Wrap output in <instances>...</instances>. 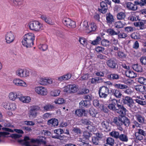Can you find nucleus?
I'll return each instance as SVG.
<instances>
[{
  "instance_id": "obj_1",
  "label": "nucleus",
  "mask_w": 146,
  "mask_h": 146,
  "mask_svg": "<svg viewBox=\"0 0 146 146\" xmlns=\"http://www.w3.org/2000/svg\"><path fill=\"white\" fill-rule=\"evenodd\" d=\"M34 35L31 33L25 34L23 37V40L22 41V44L27 48L31 47L33 45L35 40Z\"/></svg>"
},
{
  "instance_id": "obj_2",
  "label": "nucleus",
  "mask_w": 146,
  "mask_h": 146,
  "mask_svg": "<svg viewBox=\"0 0 146 146\" xmlns=\"http://www.w3.org/2000/svg\"><path fill=\"white\" fill-rule=\"evenodd\" d=\"M30 29L36 32L41 31L43 29L42 24L37 21H33L29 24Z\"/></svg>"
},
{
  "instance_id": "obj_3",
  "label": "nucleus",
  "mask_w": 146,
  "mask_h": 146,
  "mask_svg": "<svg viewBox=\"0 0 146 146\" xmlns=\"http://www.w3.org/2000/svg\"><path fill=\"white\" fill-rule=\"evenodd\" d=\"M109 94L108 88L105 86L100 87L98 90V94L100 98H106Z\"/></svg>"
},
{
  "instance_id": "obj_4",
  "label": "nucleus",
  "mask_w": 146,
  "mask_h": 146,
  "mask_svg": "<svg viewBox=\"0 0 146 146\" xmlns=\"http://www.w3.org/2000/svg\"><path fill=\"white\" fill-rule=\"evenodd\" d=\"M17 75L21 78H26L29 76V71L26 69L19 68L16 71Z\"/></svg>"
},
{
  "instance_id": "obj_5",
  "label": "nucleus",
  "mask_w": 146,
  "mask_h": 146,
  "mask_svg": "<svg viewBox=\"0 0 146 146\" xmlns=\"http://www.w3.org/2000/svg\"><path fill=\"white\" fill-rule=\"evenodd\" d=\"M63 90L67 93H75L78 91V88L74 84L68 85L64 88Z\"/></svg>"
},
{
  "instance_id": "obj_6",
  "label": "nucleus",
  "mask_w": 146,
  "mask_h": 146,
  "mask_svg": "<svg viewBox=\"0 0 146 146\" xmlns=\"http://www.w3.org/2000/svg\"><path fill=\"white\" fill-rule=\"evenodd\" d=\"M62 22L64 25L69 28L73 29L76 26L75 22L70 19H64L63 20Z\"/></svg>"
},
{
  "instance_id": "obj_7",
  "label": "nucleus",
  "mask_w": 146,
  "mask_h": 146,
  "mask_svg": "<svg viewBox=\"0 0 146 146\" xmlns=\"http://www.w3.org/2000/svg\"><path fill=\"white\" fill-rule=\"evenodd\" d=\"M122 101L124 104L127 105L131 109H133L135 107L133 99L130 97L126 96L123 99Z\"/></svg>"
},
{
  "instance_id": "obj_8",
  "label": "nucleus",
  "mask_w": 146,
  "mask_h": 146,
  "mask_svg": "<svg viewBox=\"0 0 146 146\" xmlns=\"http://www.w3.org/2000/svg\"><path fill=\"white\" fill-rule=\"evenodd\" d=\"M40 110V108L37 106H35L32 107L30 110L29 113V117H35L37 116L39 111Z\"/></svg>"
},
{
  "instance_id": "obj_9",
  "label": "nucleus",
  "mask_w": 146,
  "mask_h": 146,
  "mask_svg": "<svg viewBox=\"0 0 146 146\" xmlns=\"http://www.w3.org/2000/svg\"><path fill=\"white\" fill-rule=\"evenodd\" d=\"M15 38L14 33L11 31L7 32L5 35V40L7 43L10 44L12 42Z\"/></svg>"
},
{
  "instance_id": "obj_10",
  "label": "nucleus",
  "mask_w": 146,
  "mask_h": 146,
  "mask_svg": "<svg viewBox=\"0 0 146 146\" xmlns=\"http://www.w3.org/2000/svg\"><path fill=\"white\" fill-rule=\"evenodd\" d=\"M2 106L4 108L8 110L14 111L16 109V105L15 103L4 102Z\"/></svg>"
},
{
  "instance_id": "obj_11",
  "label": "nucleus",
  "mask_w": 146,
  "mask_h": 146,
  "mask_svg": "<svg viewBox=\"0 0 146 146\" xmlns=\"http://www.w3.org/2000/svg\"><path fill=\"white\" fill-rule=\"evenodd\" d=\"M117 106L118 108L117 109L116 112L122 116H124L126 113V109L122 105L117 104Z\"/></svg>"
},
{
  "instance_id": "obj_12",
  "label": "nucleus",
  "mask_w": 146,
  "mask_h": 146,
  "mask_svg": "<svg viewBox=\"0 0 146 146\" xmlns=\"http://www.w3.org/2000/svg\"><path fill=\"white\" fill-rule=\"evenodd\" d=\"M21 95V92H11L9 93V97L10 100L14 101L16 99H19Z\"/></svg>"
},
{
  "instance_id": "obj_13",
  "label": "nucleus",
  "mask_w": 146,
  "mask_h": 146,
  "mask_svg": "<svg viewBox=\"0 0 146 146\" xmlns=\"http://www.w3.org/2000/svg\"><path fill=\"white\" fill-rule=\"evenodd\" d=\"M36 92L38 94L41 95H45L47 94V91L46 89L42 86H38L35 88Z\"/></svg>"
},
{
  "instance_id": "obj_14",
  "label": "nucleus",
  "mask_w": 146,
  "mask_h": 146,
  "mask_svg": "<svg viewBox=\"0 0 146 146\" xmlns=\"http://www.w3.org/2000/svg\"><path fill=\"white\" fill-rule=\"evenodd\" d=\"M107 4L104 1L101 2L100 3L101 8H98L99 11L102 13H105L108 9Z\"/></svg>"
},
{
  "instance_id": "obj_15",
  "label": "nucleus",
  "mask_w": 146,
  "mask_h": 146,
  "mask_svg": "<svg viewBox=\"0 0 146 146\" xmlns=\"http://www.w3.org/2000/svg\"><path fill=\"white\" fill-rule=\"evenodd\" d=\"M14 84L18 86H26V83L22 80L19 78H16L13 80Z\"/></svg>"
},
{
  "instance_id": "obj_16",
  "label": "nucleus",
  "mask_w": 146,
  "mask_h": 146,
  "mask_svg": "<svg viewBox=\"0 0 146 146\" xmlns=\"http://www.w3.org/2000/svg\"><path fill=\"white\" fill-rule=\"evenodd\" d=\"M122 118L115 117L113 119L111 123V124H115L117 126H121L122 125Z\"/></svg>"
},
{
  "instance_id": "obj_17",
  "label": "nucleus",
  "mask_w": 146,
  "mask_h": 146,
  "mask_svg": "<svg viewBox=\"0 0 146 146\" xmlns=\"http://www.w3.org/2000/svg\"><path fill=\"white\" fill-rule=\"evenodd\" d=\"M41 18L48 24L53 25L54 23L49 17H47L45 15H42L41 16Z\"/></svg>"
},
{
  "instance_id": "obj_18",
  "label": "nucleus",
  "mask_w": 146,
  "mask_h": 146,
  "mask_svg": "<svg viewBox=\"0 0 146 146\" xmlns=\"http://www.w3.org/2000/svg\"><path fill=\"white\" fill-rule=\"evenodd\" d=\"M135 89L137 91H138L142 94H144L146 93V87L144 86L141 85H139L135 86Z\"/></svg>"
},
{
  "instance_id": "obj_19",
  "label": "nucleus",
  "mask_w": 146,
  "mask_h": 146,
  "mask_svg": "<svg viewBox=\"0 0 146 146\" xmlns=\"http://www.w3.org/2000/svg\"><path fill=\"white\" fill-rule=\"evenodd\" d=\"M87 112L84 109H79L76 110L75 111V114L78 116H81L83 115L86 116Z\"/></svg>"
},
{
  "instance_id": "obj_20",
  "label": "nucleus",
  "mask_w": 146,
  "mask_h": 146,
  "mask_svg": "<svg viewBox=\"0 0 146 146\" xmlns=\"http://www.w3.org/2000/svg\"><path fill=\"white\" fill-rule=\"evenodd\" d=\"M126 7L132 11H135L138 8L137 6L134 5L133 3L129 2L126 3Z\"/></svg>"
},
{
  "instance_id": "obj_21",
  "label": "nucleus",
  "mask_w": 146,
  "mask_h": 146,
  "mask_svg": "<svg viewBox=\"0 0 146 146\" xmlns=\"http://www.w3.org/2000/svg\"><path fill=\"white\" fill-rule=\"evenodd\" d=\"M58 121L56 119H52L48 121L47 124L51 127L57 126L58 125Z\"/></svg>"
},
{
  "instance_id": "obj_22",
  "label": "nucleus",
  "mask_w": 146,
  "mask_h": 146,
  "mask_svg": "<svg viewBox=\"0 0 146 146\" xmlns=\"http://www.w3.org/2000/svg\"><path fill=\"white\" fill-rule=\"evenodd\" d=\"M107 76L108 78L110 80H118L120 78L119 75L116 73H111Z\"/></svg>"
},
{
  "instance_id": "obj_23",
  "label": "nucleus",
  "mask_w": 146,
  "mask_h": 146,
  "mask_svg": "<svg viewBox=\"0 0 146 146\" xmlns=\"http://www.w3.org/2000/svg\"><path fill=\"white\" fill-rule=\"evenodd\" d=\"M71 77V74L68 73L62 76L59 77L58 78L59 81H62L63 80H67L70 79Z\"/></svg>"
},
{
  "instance_id": "obj_24",
  "label": "nucleus",
  "mask_w": 146,
  "mask_h": 146,
  "mask_svg": "<svg viewBox=\"0 0 146 146\" xmlns=\"http://www.w3.org/2000/svg\"><path fill=\"white\" fill-rule=\"evenodd\" d=\"M20 97L19 98V100L23 102L28 103L31 100L30 97L29 96L24 97L21 92Z\"/></svg>"
},
{
  "instance_id": "obj_25",
  "label": "nucleus",
  "mask_w": 146,
  "mask_h": 146,
  "mask_svg": "<svg viewBox=\"0 0 146 146\" xmlns=\"http://www.w3.org/2000/svg\"><path fill=\"white\" fill-rule=\"evenodd\" d=\"M89 27H91V29L88 28L87 31V33H89L92 31H94L96 30L97 26L96 24L92 22L89 25Z\"/></svg>"
},
{
  "instance_id": "obj_26",
  "label": "nucleus",
  "mask_w": 146,
  "mask_h": 146,
  "mask_svg": "<svg viewBox=\"0 0 146 146\" xmlns=\"http://www.w3.org/2000/svg\"><path fill=\"white\" fill-rule=\"evenodd\" d=\"M107 63L108 66L111 68H114L116 67V64L112 59H110L108 60Z\"/></svg>"
},
{
  "instance_id": "obj_27",
  "label": "nucleus",
  "mask_w": 146,
  "mask_h": 146,
  "mask_svg": "<svg viewBox=\"0 0 146 146\" xmlns=\"http://www.w3.org/2000/svg\"><path fill=\"white\" fill-rule=\"evenodd\" d=\"M80 26L81 29L82 30L85 31L87 33V31L88 28V22L87 21H84L81 23Z\"/></svg>"
},
{
  "instance_id": "obj_28",
  "label": "nucleus",
  "mask_w": 146,
  "mask_h": 146,
  "mask_svg": "<svg viewBox=\"0 0 146 146\" xmlns=\"http://www.w3.org/2000/svg\"><path fill=\"white\" fill-rule=\"evenodd\" d=\"M125 74L127 77L131 78H134L136 76V74L132 71L127 70L125 71Z\"/></svg>"
},
{
  "instance_id": "obj_29",
  "label": "nucleus",
  "mask_w": 146,
  "mask_h": 146,
  "mask_svg": "<svg viewBox=\"0 0 146 146\" xmlns=\"http://www.w3.org/2000/svg\"><path fill=\"white\" fill-rule=\"evenodd\" d=\"M137 120L140 123L143 124L145 123V118L141 115L137 114L135 115Z\"/></svg>"
},
{
  "instance_id": "obj_30",
  "label": "nucleus",
  "mask_w": 146,
  "mask_h": 146,
  "mask_svg": "<svg viewBox=\"0 0 146 146\" xmlns=\"http://www.w3.org/2000/svg\"><path fill=\"white\" fill-rule=\"evenodd\" d=\"M132 68L135 71L138 72H140L142 71V69L141 66L136 64L132 65Z\"/></svg>"
},
{
  "instance_id": "obj_31",
  "label": "nucleus",
  "mask_w": 146,
  "mask_h": 146,
  "mask_svg": "<svg viewBox=\"0 0 146 146\" xmlns=\"http://www.w3.org/2000/svg\"><path fill=\"white\" fill-rule=\"evenodd\" d=\"M106 20L107 22L110 23H111L114 21L113 16L110 13L106 14Z\"/></svg>"
},
{
  "instance_id": "obj_32",
  "label": "nucleus",
  "mask_w": 146,
  "mask_h": 146,
  "mask_svg": "<svg viewBox=\"0 0 146 146\" xmlns=\"http://www.w3.org/2000/svg\"><path fill=\"white\" fill-rule=\"evenodd\" d=\"M118 139L123 142H127L128 141L127 135L125 134H121L120 135Z\"/></svg>"
},
{
  "instance_id": "obj_33",
  "label": "nucleus",
  "mask_w": 146,
  "mask_h": 146,
  "mask_svg": "<svg viewBox=\"0 0 146 146\" xmlns=\"http://www.w3.org/2000/svg\"><path fill=\"white\" fill-rule=\"evenodd\" d=\"M113 94L117 98H120L122 95L121 92L117 90H113Z\"/></svg>"
},
{
  "instance_id": "obj_34",
  "label": "nucleus",
  "mask_w": 146,
  "mask_h": 146,
  "mask_svg": "<svg viewBox=\"0 0 146 146\" xmlns=\"http://www.w3.org/2000/svg\"><path fill=\"white\" fill-rule=\"evenodd\" d=\"M107 32L111 35H117L120 32V31L118 30H117V31H115L113 29H108L107 30Z\"/></svg>"
},
{
  "instance_id": "obj_35",
  "label": "nucleus",
  "mask_w": 146,
  "mask_h": 146,
  "mask_svg": "<svg viewBox=\"0 0 146 146\" xmlns=\"http://www.w3.org/2000/svg\"><path fill=\"white\" fill-rule=\"evenodd\" d=\"M101 40V37L100 36H98L95 40L92 41L91 44L94 45H97L100 43Z\"/></svg>"
},
{
  "instance_id": "obj_36",
  "label": "nucleus",
  "mask_w": 146,
  "mask_h": 146,
  "mask_svg": "<svg viewBox=\"0 0 146 146\" xmlns=\"http://www.w3.org/2000/svg\"><path fill=\"white\" fill-rule=\"evenodd\" d=\"M109 123H108L106 121H103L101 123V124L102 125V127L106 130H107L108 127H109Z\"/></svg>"
},
{
  "instance_id": "obj_37",
  "label": "nucleus",
  "mask_w": 146,
  "mask_h": 146,
  "mask_svg": "<svg viewBox=\"0 0 146 146\" xmlns=\"http://www.w3.org/2000/svg\"><path fill=\"white\" fill-rule=\"evenodd\" d=\"M44 110L46 111H51L54 108V106L51 104H47L43 107Z\"/></svg>"
},
{
  "instance_id": "obj_38",
  "label": "nucleus",
  "mask_w": 146,
  "mask_h": 146,
  "mask_svg": "<svg viewBox=\"0 0 146 146\" xmlns=\"http://www.w3.org/2000/svg\"><path fill=\"white\" fill-rule=\"evenodd\" d=\"M114 86L118 89L119 88L121 89H126L128 88L127 85L120 84H114Z\"/></svg>"
},
{
  "instance_id": "obj_39",
  "label": "nucleus",
  "mask_w": 146,
  "mask_h": 146,
  "mask_svg": "<svg viewBox=\"0 0 146 146\" xmlns=\"http://www.w3.org/2000/svg\"><path fill=\"white\" fill-rule=\"evenodd\" d=\"M125 17V14L124 13L120 12L117 14V18L119 20L123 19Z\"/></svg>"
},
{
  "instance_id": "obj_40",
  "label": "nucleus",
  "mask_w": 146,
  "mask_h": 146,
  "mask_svg": "<svg viewBox=\"0 0 146 146\" xmlns=\"http://www.w3.org/2000/svg\"><path fill=\"white\" fill-rule=\"evenodd\" d=\"M46 138L45 137H41L39 138L36 139V142L38 143H42L45 144L46 143Z\"/></svg>"
},
{
  "instance_id": "obj_41",
  "label": "nucleus",
  "mask_w": 146,
  "mask_h": 146,
  "mask_svg": "<svg viewBox=\"0 0 146 146\" xmlns=\"http://www.w3.org/2000/svg\"><path fill=\"white\" fill-rule=\"evenodd\" d=\"M110 134L111 136L117 139L119 138L120 135L119 133L116 131H112Z\"/></svg>"
},
{
  "instance_id": "obj_42",
  "label": "nucleus",
  "mask_w": 146,
  "mask_h": 146,
  "mask_svg": "<svg viewBox=\"0 0 146 146\" xmlns=\"http://www.w3.org/2000/svg\"><path fill=\"white\" fill-rule=\"evenodd\" d=\"M122 124H123L126 126H128L129 124V121L128 119L126 117H124L122 119Z\"/></svg>"
},
{
  "instance_id": "obj_43",
  "label": "nucleus",
  "mask_w": 146,
  "mask_h": 146,
  "mask_svg": "<svg viewBox=\"0 0 146 146\" xmlns=\"http://www.w3.org/2000/svg\"><path fill=\"white\" fill-rule=\"evenodd\" d=\"M89 102L86 100H82L79 103L80 106L83 108L84 107H87Z\"/></svg>"
},
{
  "instance_id": "obj_44",
  "label": "nucleus",
  "mask_w": 146,
  "mask_h": 146,
  "mask_svg": "<svg viewBox=\"0 0 146 146\" xmlns=\"http://www.w3.org/2000/svg\"><path fill=\"white\" fill-rule=\"evenodd\" d=\"M146 24V21H143V22H138L134 23V25L136 27H142L143 26H145Z\"/></svg>"
},
{
  "instance_id": "obj_45",
  "label": "nucleus",
  "mask_w": 146,
  "mask_h": 146,
  "mask_svg": "<svg viewBox=\"0 0 146 146\" xmlns=\"http://www.w3.org/2000/svg\"><path fill=\"white\" fill-rule=\"evenodd\" d=\"M90 115L92 117H95L97 114L96 111L93 108H91L89 111Z\"/></svg>"
},
{
  "instance_id": "obj_46",
  "label": "nucleus",
  "mask_w": 146,
  "mask_h": 146,
  "mask_svg": "<svg viewBox=\"0 0 146 146\" xmlns=\"http://www.w3.org/2000/svg\"><path fill=\"white\" fill-rule=\"evenodd\" d=\"M138 82L143 85H146V78L143 77H139L138 79Z\"/></svg>"
},
{
  "instance_id": "obj_47",
  "label": "nucleus",
  "mask_w": 146,
  "mask_h": 146,
  "mask_svg": "<svg viewBox=\"0 0 146 146\" xmlns=\"http://www.w3.org/2000/svg\"><path fill=\"white\" fill-rule=\"evenodd\" d=\"M13 2L16 6H20L23 4V0H14Z\"/></svg>"
},
{
  "instance_id": "obj_48",
  "label": "nucleus",
  "mask_w": 146,
  "mask_h": 146,
  "mask_svg": "<svg viewBox=\"0 0 146 146\" xmlns=\"http://www.w3.org/2000/svg\"><path fill=\"white\" fill-rule=\"evenodd\" d=\"M117 56L120 58L123 59L126 57V55L123 52L119 51L117 53Z\"/></svg>"
},
{
  "instance_id": "obj_49",
  "label": "nucleus",
  "mask_w": 146,
  "mask_h": 146,
  "mask_svg": "<svg viewBox=\"0 0 146 146\" xmlns=\"http://www.w3.org/2000/svg\"><path fill=\"white\" fill-rule=\"evenodd\" d=\"M60 92L59 90H55L50 92L51 95L53 96H58Z\"/></svg>"
},
{
  "instance_id": "obj_50",
  "label": "nucleus",
  "mask_w": 146,
  "mask_h": 146,
  "mask_svg": "<svg viewBox=\"0 0 146 146\" xmlns=\"http://www.w3.org/2000/svg\"><path fill=\"white\" fill-rule=\"evenodd\" d=\"M114 26L116 28H120L123 27V25L120 21H119L115 23Z\"/></svg>"
},
{
  "instance_id": "obj_51",
  "label": "nucleus",
  "mask_w": 146,
  "mask_h": 146,
  "mask_svg": "<svg viewBox=\"0 0 146 146\" xmlns=\"http://www.w3.org/2000/svg\"><path fill=\"white\" fill-rule=\"evenodd\" d=\"M99 140L95 136L93 137L92 138V141L93 144L96 145H98L99 143Z\"/></svg>"
},
{
  "instance_id": "obj_52",
  "label": "nucleus",
  "mask_w": 146,
  "mask_h": 146,
  "mask_svg": "<svg viewBox=\"0 0 146 146\" xmlns=\"http://www.w3.org/2000/svg\"><path fill=\"white\" fill-rule=\"evenodd\" d=\"M39 83L41 85H47V79L45 78H41L39 82Z\"/></svg>"
},
{
  "instance_id": "obj_53",
  "label": "nucleus",
  "mask_w": 146,
  "mask_h": 146,
  "mask_svg": "<svg viewBox=\"0 0 146 146\" xmlns=\"http://www.w3.org/2000/svg\"><path fill=\"white\" fill-rule=\"evenodd\" d=\"M101 44L104 46H107L110 44V42L108 40L104 39L102 40Z\"/></svg>"
},
{
  "instance_id": "obj_54",
  "label": "nucleus",
  "mask_w": 146,
  "mask_h": 146,
  "mask_svg": "<svg viewBox=\"0 0 146 146\" xmlns=\"http://www.w3.org/2000/svg\"><path fill=\"white\" fill-rule=\"evenodd\" d=\"M65 102V100L63 98H59L54 101L55 104H62L64 103Z\"/></svg>"
},
{
  "instance_id": "obj_55",
  "label": "nucleus",
  "mask_w": 146,
  "mask_h": 146,
  "mask_svg": "<svg viewBox=\"0 0 146 146\" xmlns=\"http://www.w3.org/2000/svg\"><path fill=\"white\" fill-rule=\"evenodd\" d=\"M94 134L96 136L95 137L100 140L103 137V135L101 132H98Z\"/></svg>"
},
{
  "instance_id": "obj_56",
  "label": "nucleus",
  "mask_w": 146,
  "mask_h": 146,
  "mask_svg": "<svg viewBox=\"0 0 146 146\" xmlns=\"http://www.w3.org/2000/svg\"><path fill=\"white\" fill-rule=\"evenodd\" d=\"M108 108L114 112H116L117 109L116 108L115 105L113 104H109L108 106Z\"/></svg>"
},
{
  "instance_id": "obj_57",
  "label": "nucleus",
  "mask_w": 146,
  "mask_h": 146,
  "mask_svg": "<svg viewBox=\"0 0 146 146\" xmlns=\"http://www.w3.org/2000/svg\"><path fill=\"white\" fill-rule=\"evenodd\" d=\"M133 30V28L131 27H127L125 28V31L127 33L131 32Z\"/></svg>"
},
{
  "instance_id": "obj_58",
  "label": "nucleus",
  "mask_w": 146,
  "mask_h": 146,
  "mask_svg": "<svg viewBox=\"0 0 146 146\" xmlns=\"http://www.w3.org/2000/svg\"><path fill=\"white\" fill-rule=\"evenodd\" d=\"M39 48L40 49H42L43 51L46 50L48 48V46L46 44H40L39 46Z\"/></svg>"
},
{
  "instance_id": "obj_59",
  "label": "nucleus",
  "mask_w": 146,
  "mask_h": 146,
  "mask_svg": "<svg viewBox=\"0 0 146 146\" xmlns=\"http://www.w3.org/2000/svg\"><path fill=\"white\" fill-rule=\"evenodd\" d=\"M82 123L85 125H91L92 123L89 120L86 119H83L81 120Z\"/></svg>"
},
{
  "instance_id": "obj_60",
  "label": "nucleus",
  "mask_w": 146,
  "mask_h": 146,
  "mask_svg": "<svg viewBox=\"0 0 146 146\" xmlns=\"http://www.w3.org/2000/svg\"><path fill=\"white\" fill-rule=\"evenodd\" d=\"M135 136L136 139L140 141L142 140L143 138L142 135L139 134L138 133H135Z\"/></svg>"
},
{
  "instance_id": "obj_61",
  "label": "nucleus",
  "mask_w": 146,
  "mask_h": 146,
  "mask_svg": "<svg viewBox=\"0 0 146 146\" xmlns=\"http://www.w3.org/2000/svg\"><path fill=\"white\" fill-rule=\"evenodd\" d=\"M21 136L22 135H21L17 134H12L10 136L12 138L15 139L20 138Z\"/></svg>"
},
{
  "instance_id": "obj_62",
  "label": "nucleus",
  "mask_w": 146,
  "mask_h": 146,
  "mask_svg": "<svg viewBox=\"0 0 146 146\" xmlns=\"http://www.w3.org/2000/svg\"><path fill=\"white\" fill-rule=\"evenodd\" d=\"M54 133L57 134H61L64 133L63 130L62 129H55L54 131Z\"/></svg>"
},
{
  "instance_id": "obj_63",
  "label": "nucleus",
  "mask_w": 146,
  "mask_h": 146,
  "mask_svg": "<svg viewBox=\"0 0 146 146\" xmlns=\"http://www.w3.org/2000/svg\"><path fill=\"white\" fill-rule=\"evenodd\" d=\"M118 38H125L127 36V35L124 33H121L118 35Z\"/></svg>"
},
{
  "instance_id": "obj_64",
  "label": "nucleus",
  "mask_w": 146,
  "mask_h": 146,
  "mask_svg": "<svg viewBox=\"0 0 146 146\" xmlns=\"http://www.w3.org/2000/svg\"><path fill=\"white\" fill-rule=\"evenodd\" d=\"M140 62L142 64L146 65V57H142L140 59Z\"/></svg>"
}]
</instances>
